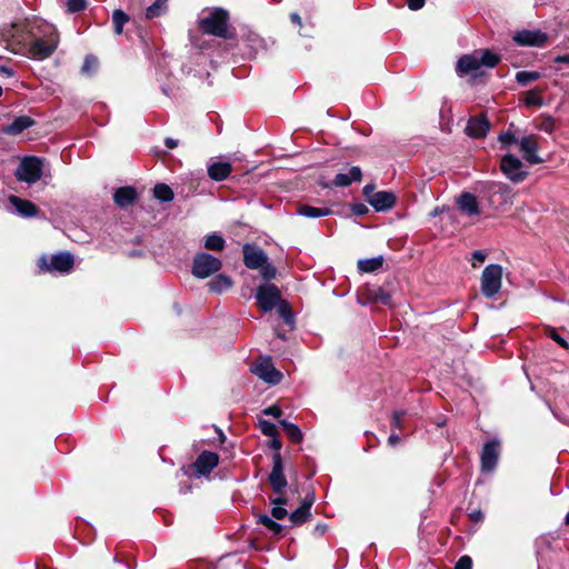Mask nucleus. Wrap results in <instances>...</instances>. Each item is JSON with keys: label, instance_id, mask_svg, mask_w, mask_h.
<instances>
[{"label": "nucleus", "instance_id": "nucleus-1", "mask_svg": "<svg viewBox=\"0 0 569 569\" xmlns=\"http://www.w3.org/2000/svg\"><path fill=\"white\" fill-rule=\"evenodd\" d=\"M0 42L16 54L41 61L57 50L59 34L51 23L33 17L3 26L0 29Z\"/></svg>", "mask_w": 569, "mask_h": 569}, {"label": "nucleus", "instance_id": "nucleus-2", "mask_svg": "<svg viewBox=\"0 0 569 569\" xmlns=\"http://www.w3.org/2000/svg\"><path fill=\"white\" fill-rule=\"evenodd\" d=\"M198 29L203 34L224 40L236 39V29L230 23V13L223 8H213L208 16L199 19Z\"/></svg>", "mask_w": 569, "mask_h": 569}, {"label": "nucleus", "instance_id": "nucleus-3", "mask_svg": "<svg viewBox=\"0 0 569 569\" xmlns=\"http://www.w3.org/2000/svg\"><path fill=\"white\" fill-rule=\"evenodd\" d=\"M242 250L243 262L247 268L259 269L264 280H271L276 277V268L268 262V257L263 250L248 243L243 246Z\"/></svg>", "mask_w": 569, "mask_h": 569}, {"label": "nucleus", "instance_id": "nucleus-4", "mask_svg": "<svg viewBox=\"0 0 569 569\" xmlns=\"http://www.w3.org/2000/svg\"><path fill=\"white\" fill-rule=\"evenodd\" d=\"M503 269L500 264L487 266L481 274V292L486 298H493L501 289Z\"/></svg>", "mask_w": 569, "mask_h": 569}, {"label": "nucleus", "instance_id": "nucleus-5", "mask_svg": "<svg viewBox=\"0 0 569 569\" xmlns=\"http://www.w3.org/2000/svg\"><path fill=\"white\" fill-rule=\"evenodd\" d=\"M230 163L237 169H233L232 173H234L233 178L237 177H244L247 174H253L254 178H264L267 176H279L283 172L280 171V169H269L268 163H260V164H251L248 161H242L238 157L230 158Z\"/></svg>", "mask_w": 569, "mask_h": 569}, {"label": "nucleus", "instance_id": "nucleus-6", "mask_svg": "<svg viewBox=\"0 0 569 569\" xmlns=\"http://www.w3.org/2000/svg\"><path fill=\"white\" fill-rule=\"evenodd\" d=\"M221 261L208 253H199L193 259L192 273L197 278H208L221 269Z\"/></svg>", "mask_w": 569, "mask_h": 569}, {"label": "nucleus", "instance_id": "nucleus-7", "mask_svg": "<svg viewBox=\"0 0 569 569\" xmlns=\"http://www.w3.org/2000/svg\"><path fill=\"white\" fill-rule=\"evenodd\" d=\"M44 158L26 156L14 172V178H41L44 174Z\"/></svg>", "mask_w": 569, "mask_h": 569}, {"label": "nucleus", "instance_id": "nucleus-8", "mask_svg": "<svg viewBox=\"0 0 569 569\" xmlns=\"http://www.w3.org/2000/svg\"><path fill=\"white\" fill-rule=\"evenodd\" d=\"M256 299L263 311H271L281 302V292L273 283H264L257 288Z\"/></svg>", "mask_w": 569, "mask_h": 569}, {"label": "nucleus", "instance_id": "nucleus-9", "mask_svg": "<svg viewBox=\"0 0 569 569\" xmlns=\"http://www.w3.org/2000/svg\"><path fill=\"white\" fill-rule=\"evenodd\" d=\"M38 266L44 271L69 272L73 267V257L69 252H59L49 259L40 258Z\"/></svg>", "mask_w": 569, "mask_h": 569}, {"label": "nucleus", "instance_id": "nucleus-10", "mask_svg": "<svg viewBox=\"0 0 569 569\" xmlns=\"http://www.w3.org/2000/svg\"><path fill=\"white\" fill-rule=\"evenodd\" d=\"M363 194L367 201L377 210L385 211L393 207L396 202V196L389 191H375L372 184H368L363 188Z\"/></svg>", "mask_w": 569, "mask_h": 569}, {"label": "nucleus", "instance_id": "nucleus-11", "mask_svg": "<svg viewBox=\"0 0 569 569\" xmlns=\"http://www.w3.org/2000/svg\"><path fill=\"white\" fill-rule=\"evenodd\" d=\"M251 371L268 383H278L282 375L278 371L269 357L259 358L252 366Z\"/></svg>", "mask_w": 569, "mask_h": 569}, {"label": "nucleus", "instance_id": "nucleus-12", "mask_svg": "<svg viewBox=\"0 0 569 569\" xmlns=\"http://www.w3.org/2000/svg\"><path fill=\"white\" fill-rule=\"evenodd\" d=\"M479 69H480V63H479V58H478L477 51H475L471 54L461 56L458 59L457 66H456V71H457L458 76H460V77L475 72L471 76L472 83H476L477 79L479 77L483 76V72H481V71L477 72Z\"/></svg>", "mask_w": 569, "mask_h": 569}, {"label": "nucleus", "instance_id": "nucleus-13", "mask_svg": "<svg viewBox=\"0 0 569 569\" xmlns=\"http://www.w3.org/2000/svg\"><path fill=\"white\" fill-rule=\"evenodd\" d=\"M490 127V121L486 114L473 116L469 118L465 132L472 139H481L487 136Z\"/></svg>", "mask_w": 569, "mask_h": 569}, {"label": "nucleus", "instance_id": "nucleus-14", "mask_svg": "<svg viewBox=\"0 0 569 569\" xmlns=\"http://www.w3.org/2000/svg\"><path fill=\"white\" fill-rule=\"evenodd\" d=\"M513 40L523 47H543L548 42V34L540 30L518 31Z\"/></svg>", "mask_w": 569, "mask_h": 569}, {"label": "nucleus", "instance_id": "nucleus-15", "mask_svg": "<svg viewBox=\"0 0 569 569\" xmlns=\"http://www.w3.org/2000/svg\"><path fill=\"white\" fill-rule=\"evenodd\" d=\"M241 42H242L246 54L252 59L256 58L260 51L267 50V44H266L264 39L261 38L257 32L251 31V30L247 31L241 37Z\"/></svg>", "mask_w": 569, "mask_h": 569}, {"label": "nucleus", "instance_id": "nucleus-16", "mask_svg": "<svg viewBox=\"0 0 569 569\" xmlns=\"http://www.w3.org/2000/svg\"><path fill=\"white\" fill-rule=\"evenodd\" d=\"M269 482L274 493H281V491L287 487L282 459L278 452L273 456V466L269 475Z\"/></svg>", "mask_w": 569, "mask_h": 569}, {"label": "nucleus", "instance_id": "nucleus-17", "mask_svg": "<svg viewBox=\"0 0 569 569\" xmlns=\"http://www.w3.org/2000/svg\"><path fill=\"white\" fill-rule=\"evenodd\" d=\"M521 168V160L511 153L505 154L500 161V170L508 178H525L527 172L522 171Z\"/></svg>", "mask_w": 569, "mask_h": 569}, {"label": "nucleus", "instance_id": "nucleus-18", "mask_svg": "<svg viewBox=\"0 0 569 569\" xmlns=\"http://www.w3.org/2000/svg\"><path fill=\"white\" fill-rule=\"evenodd\" d=\"M539 147L535 136H526L520 140V151L523 159L530 164L541 163L543 160L537 154Z\"/></svg>", "mask_w": 569, "mask_h": 569}, {"label": "nucleus", "instance_id": "nucleus-19", "mask_svg": "<svg viewBox=\"0 0 569 569\" xmlns=\"http://www.w3.org/2000/svg\"><path fill=\"white\" fill-rule=\"evenodd\" d=\"M499 458V442H487L481 452V468L483 471H492Z\"/></svg>", "mask_w": 569, "mask_h": 569}, {"label": "nucleus", "instance_id": "nucleus-20", "mask_svg": "<svg viewBox=\"0 0 569 569\" xmlns=\"http://www.w3.org/2000/svg\"><path fill=\"white\" fill-rule=\"evenodd\" d=\"M34 124L36 120L33 118L29 116H19L16 117L11 123L2 126L1 132L8 136H19Z\"/></svg>", "mask_w": 569, "mask_h": 569}, {"label": "nucleus", "instance_id": "nucleus-21", "mask_svg": "<svg viewBox=\"0 0 569 569\" xmlns=\"http://www.w3.org/2000/svg\"><path fill=\"white\" fill-rule=\"evenodd\" d=\"M459 210L467 216H477L480 213L477 197L470 192H462L456 198Z\"/></svg>", "mask_w": 569, "mask_h": 569}, {"label": "nucleus", "instance_id": "nucleus-22", "mask_svg": "<svg viewBox=\"0 0 569 569\" xmlns=\"http://www.w3.org/2000/svg\"><path fill=\"white\" fill-rule=\"evenodd\" d=\"M218 462L219 457L217 453L203 451L192 465V468L198 475H207L218 465Z\"/></svg>", "mask_w": 569, "mask_h": 569}, {"label": "nucleus", "instance_id": "nucleus-23", "mask_svg": "<svg viewBox=\"0 0 569 569\" xmlns=\"http://www.w3.org/2000/svg\"><path fill=\"white\" fill-rule=\"evenodd\" d=\"M234 164L230 163V159H218L208 166V178H228L233 171Z\"/></svg>", "mask_w": 569, "mask_h": 569}, {"label": "nucleus", "instance_id": "nucleus-24", "mask_svg": "<svg viewBox=\"0 0 569 569\" xmlns=\"http://www.w3.org/2000/svg\"><path fill=\"white\" fill-rule=\"evenodd\" d=\"M9 202L16 209V211L26 218L34 217L38 214L39 209L29 200L21 199L17 196H10Z\"/></svg>", "mask_w": 569, "mask_h": 569}, {"label": "nucleus", "instance_id": "nucleus-25", "mask_svg": "<svg viewBox=\"0 0 569 569\" xmlns=\"http://www.w3.org/2000/svg\"><path fill=\"white\" fill-rule=\"evenodd\" d=\"M137 197L138 193L133 187H121L118 188L113 193L114 202L121 208H126L132 204Z\"/></svg>", "mask_w": 569, "mask_h": 569}, {"label": "nucleus", "instance_id": "nucleus-26", "mask_svg": "<svg viewBox=\"0 0 569 569\" xmlns=\"http://www.w3.org/2000/svg\"><path fill=\"white\" fill-rule=\"evenodd\" d=\"M312 500H305L299 508L290 513L289 519L292 525L300 526L305 523L310 517V508Z\"/></svg>", "mask_w": 569, "mask_h": 569}, {"label": "nucleus", "instance_id": "nucleus-27", "mask_svg": "<svg viewBox=\"0 0 569 569\" xmlns=\"http://www.w3.org/2000/svg\"><path fill=\"white\" fill-rule=\"evenodd\" d=\"M477 52L480 67L485 66L488 68H495L501 61V57L490 49H482Z\"/></svg>", "mask_w": 569, "mask_h": 569}, {"label": "nucleus", "instance_id": "nucleus-28", "mask_svg": "<svg viewBox=\"0 0 569 569\" xmlns=\"http://www.w3.org/2000/svg\"><path fill=\"white\" fill-rule=\"evenodd\" d=\"M522 101L527 108L541 107L543 104L542 89L535 88L526 91Z\"/></svg>", "mask_w": 569, "mask_h": 569}, {"label": "nucleus", "instance_id": "nucleus-29", "mask_svg": "<svg viewBox=\"0 0 569 569\" xmlns=\"http://www.w3.org/2000/svg\"><path fill=\"white\" fill-rule=\"evenodd\" d=\"M130 21L129 14L121 9H114L112 12L113 33L120 36L123 33V27Z\"/></svg>", "mask_w": 569, "mask_h": 569}, {"label": "nucleus", "instance_id": "nucleus-30", "mask_svg": "<svg viewBox=\"0 0 569 569\" xmlns=\"http://www.w3.org/2000/svg\"><path fill=\"white\" fill-rule=\"evenodd\" d=\"M208 286L213 292H222L232 287V280L224 274H218L208 283Z\"/></svg>", "mask_w": 569, "mask_h": 569}, {"label": "nucleus", "instance_id": "nucleus-31", "mask_svg": "<svg viewBox=\"0 0 569 569\" xmlns=\"http://www.w3.org/2000/svg\"><path fill=\"white\" fill-rule=\"evenodd\" d=\"M167 2L168 0H154V2L146 9V18L151 20L164 14L168 8Z\"/></svg>", "mask_w": 569, "mask_h": 569}, {"label": "nucleus", "instance_id": "nucleus-32", "mask_svg": "<svg viewBox=\"0 0 569 569\" xmlns=\"http://www.w3.org/2000/svg\"><path fill=\"white\" fill-rule=\"evenodd\" d=\"M383 263L382 257H376L370 259H362L358 261V268L362 272H373L378 270Z\"/></svg>", "mask_w": 569, "mask_h": 569}, {"label": "nucleus", "instance_id": "nucleus-33", "mask_svg": "<svg viewBox=\"0 0 569 569\" xmlns=\"http://www.w3.org/2000/svg\"><path fill=\"white\" fill-rule=\"evenodd\" d=\"M99 67V59L94 54H87L84 57L83 64L81 67V72L87 76L93 74Z\"/></svg>", "mask_w": 569, "mask_h": 569}, {"label": "nucleus", "instance_id": "nucleus-34", "mask_svg": "<svg viewBox=\"0 0 569 569\" xmlns=\"http://www.w3.org/2000/svg\"><path fill=\"white\" fill-rule=\"evenodd\" d=\"M298 212L305 217L317 218L329 214V209L316 208L311 206H300Z\"/></svg>", "mask_w": 569, "mask_h": 569}, {"label": "nucleus", "instance_id": "nucleus-35", "mask_svg": "<svg viewBox=\"0 0 569 569\" xmlns=\"http://www.w3.org/2000/svg\"><path fill=\"white\" fill-rule=\"evenodd\" d=\"M281 426L283 427L288 438L292 441V442H300L301 439H302V433L300 431V429L293 425V423H290L288 421H284L282 420L281 422Z\"/></svg>", "mask_w": 569, "mask_h": 569}, {"label": "nucleus", "instance_id": "nucleus-36", "mask_svg": "<svg viewBox=\"0 0 569 569\" xmlns=\"http://www.w3.org/2000/svg\"><path fill=\"white\" fill-rule=\"evenodd\" d=\"M154 197L161 201H170L173 199V191L164 183H158L153 188Z\"/></svg>", "mask_w": 569, "mask_h": 569}, {"label": "nucleus", "instance_id": "nucleus-37", "mask_svg": "<svg viewBox=\"0 0 569 569\" xmlns=\"http://www.w3.org/2000/svg\"><path fill=\"white\" fill-rule=\"evenodd\" d=\"M541 78L538 71H519L516 73V80L520 86H527Z\"/></svg>", "mask_w": 569, "mask_h": 569}, {"label": "nucleus", "instance_id": "nucleus-38", "mask_svg": "<svg viewBox=\"0 0 569 569\" xmlns=\"http://www.w3.org/2000/svg\"><path fill=\"white\" fill-rule=\"evenodd\" d=\"M204 247L208 249V250H217V251H220L223 249L224 247V240L222 237L218 236V234H209L207 238H206V242H204Z\"/></svg>", "mask_w": 569, "mask_h": 569}, {"label": "nucleus", "instance_id": "nucleus-39", "mask_svg": "<svg viewBox=\"0 0 569 569\" xmlns=\"http://www.w3.org/2000/svg\"><path fill=\"white\" fill-rule=\"evenodd\" d=\"M259 522L263 525L267 529H269L272 533L278 535L282 531V526L276 521H273L269 516L261 515L259 517Z\"/></svg>", "mask_w": 569, "mask_h": 569}, {"label": "nucleus", "instance_id": "nucleus-40", "mask_svg": "<svg viewBox=\"0 0 569 569\" xmlns=\"http://www.w3.org/2000/svg\"><path fill=\"white\" fill-rule=\"evenodd\" d=\"M547 337L556 341L563 349L569 348V343L558 333V331L552 327H547L545 330Z\"/></svg>", "mask_w": 569, "mask_h": 569}, {"label": "nucleus", "instance_id": "nucleus-41", "mask_svg": "<svg viewBox=\"0 0 569 569\" xmlns=\"http://www.w3.org/2000/svg\"><path fill=\"white\" fill-rule=\"evenodd\" d=\"M87 0H68L67 1V10L70 13H77L87 8Z\"/></svg>", "mask_w": 569, "mask_h": 569}, {"label": "nucleus", "instance_id": "nucleus-42", "mask_svg": "<svg viewBox=\"0 0 569 569\" xmlns=\"http://www.w3.org/2000/svg\"><path fill=\"white\" fill-rule=\"evenodd\" d=\"M498 140L502 144V147H510L511 144L517 142V138L511 131H503L499 134Z\"/></svg>", "mask_w": 569, "mask_h": 569}, {"label": "nucleus", "instance_id": "nucleus-43", "mask_svg": "<svg viewBox=\"0 0 569 569\" xmlns=\"http://www.w3.org/2000/svg\"><path fill=\"white\" fill-rule=\"evenodd\" d=\"M260 429H261L262 433L266 436H269V437L278 436L277 427L272 422L261 421Z\"/></svg>", "mask_w": 569, "mask_h": 569}, {"label": "nucleus", "instance_id": "nucleus-44", "mask_svg": "<svg viewBox=\"0 0 569 569\" xmlns=\"http://www.w3.org/2000/svg\"><path fill=\"white\" fill-rule=\"evenodd\" d=\"M335 178H362V170L358 166H352L348 173L339 172Z\"/></svg>", "mask_w": 569, "mask_h": 569}, {"label": "nucleus", "instance_id": "nucleus-45", "mask_svg": "<svg viewBox=\"0 0 569 569\" xmlns=\"http://www.w3.org/2000/svg\"><path fill=\"white\" fill-rule=\"evenodd\" d=\"M191 42H192L193 48L200 52H203L211 48V41L203 40L201 38H193L191 40Z\"/></svg>", "mask_w": 569, "mask_h": 569}, {"label": "nucleus", "instance_id": "nucleus-46", "mask_svg": "<svg viewBox=\"0 0 569 569\" xmlns=\"http://www.w3.org/2000/svg\"><path fill=\"white\" fill-rule=\"evenodd\" d=\"M539 129L541 131H545V132H548V133H551L555 129V120L552 117L548 116V117H545L541 121V123L539 124Z\"/></svg>", "mask_w": 569, "mask_h": 569}, {"label": "nucleus", "instance_id": "nucleus-47", "mask_svg": "<svg viewBox=\"0 0 569 569\" xmlns=\"http://www.w3.org/2000/svg\"><path fill=\"white\" fill-rule=\"evenodd\" d=\"M276 495H277V497L270 499L271 505H280V506L289 505L290 499L283 490L281 491V493H276Z\"/></svg>", "mask_w": 569, "mask_h": 569}, {"label": "nucleus", "instance_id": "nucleus-48", "mask_svg": "<svg viewBox=\"0 0 569 569\" xmlns=\"http://www.w3.org/2000/svg\"><path fill=\"white\" fill-rule=\"evenodd\" d=\"M271 516L278 520L283 519L288 516V511L280 505H273L271 509Z\"/></svg>", "mask_w": 569, "mask_h": 569}, {"label": "nucleus", "instance_id": "nucleus-49", "mask_svg": "<svg viewBox=\"0 0 569 569\" xmlns=\"http://www.w3.org/2000/svg\"><path fill=\"white\" fill-rule=\"evenodd\" d=\"M472 560L468 556H462L456 563L455 569H471Z\"/></svg>", "mask_w": 569, "mask_h": 569}, {"label": "nucleus", "instance_id": "nucleus-50", "mask_svg": "<svg viewBox=\"0 0 569 569\" xmlns=\"http://www.w3.org/2000/svg\"><path fill=\"white\" fill-rule=\"evenodd\" d=\"M376 300L383 303V305H389L390 301H391V297L389 293L385 292L383 290L379 289L378 292L376 293Z\"/></svg>", "mask_w": 569, "mask_h": 569}, {"label": "nucleus", "instance_id": "nucleus-51", "mask_svg": "<svg viewBox=\"0 0 569 569\" xmlns=\"http://www.w3.org/2000/svg\"><path fill=\"white\" fill-rule=\"evenodd\" d=\"M263 413L267 416L279 418L282 415V410L278 406H270L264 409Z\"/></svg>", "mask_w": 569, "mask_h": 569}, {"label": "nucleus", "instance_id": "nucleus-52", "mask_svg": "<svg viewBox=\"0 0 569 569\" xmlns=\"http://www.w3.org/2000/svg\"><path fill=\"white\" fill-rule=\"evenodd\" d=\"M486 253L480 251V250H476L472 252V267L476 268L477 267V263L476 262H479V263H482L485 260H486Z\"/></svg>", "mask_w": 569, "mask_h": 569}, {"label": "nucleus", "instance_id": "nucleus-53", "mask_svg": "<svg viewBox=\"0 0 569 569\" xmlns=\"http://www.w3.org/2000/svg\"><path fill=\"white\" fill-rule=\"evenodd\" d=\"M405 416V412L402 411H396L392 416V425L398 428V429H401L402 428V418Z\"/></svg>", "mask_w": 569, "mask_h": 569}, {"label": "nucleus", "instance_id": "nucleus-54", "mask_svg": "<svg viewBox=\"0 0 569 569\" xmlns=\"http://www.w3.org/2000/svg\"><path fill=\"white\" fill-rule=\"evenodd\" d=\"M426 0H407V4L410 10L417 11L425 6Z\"/></svg>", "mask_w": 569, "mask_h": 569}, {"label": "nucleus", "instance_id": "nucleus-55", "mask_svg": "<svg viewBox=\"0 0 569 569\" xmlns=\"http://www.w3.org/2000/svg\"><path fill=\"white\" fill-rule=\"evenodd\" d=\"M279 312L280 315L283 317L284 321L287 323H291V316L290 313L288 312L287 310V305L284 302H281L280 306H279Z\"/></svg>", "mask_w": 569, "mask_h": 569}, {"label": "nucleus", "instance_id": "nucleus-56", "mask_svg": "<svg viewBox=\"0 0 569 569\" xmlns=\"http://www.w3.org/2000/svg\"><path fill=\"white\" fill-rule=\"evenodd\" d=\"M156 156L161 159L163 162L167 161V160H173L172 156L169 154L168 151L166 150H156L154 151Z\"/></svg>", "mask_w": 569, "mask_h": 569}, {"label": "nucleus", "instance_id": "nucleus-57", "mask_svg": "<svg viewBox=\"0 0 569 569\" xmlns=\"http://www.w3.org/2000/svg\"><path fill=\"white\" fill-rule=\"evenodd\" d=\"M353 212L358 216L365 214L368 211V208L363 203L355 204L352 208Z\"/></svg>", "mask_w": 569, "mask_h": 569}, {"label": "nucleus", "instance_id": "nucleus-58", "mask_svg": "<svg viewBox=\"0 0 569 569\" xmlns=\"http://www.w3.org/2000/svg\"><path fill=\"white\" fill-rule=\"evenodd\" d=\"M164 146L168 149H174L179 146V140L168 137L164 139Z\"/></svg>", "mask_w": 569, "mask_h": 569}, {"label": "nucleus", "instance_id": "nucleus-59", "mask_svg": "<svg viewBox=\"0 0 569 569\" xmlns=\"http://www.w3.org/2000/svg\"><path fill=\"white\" fill-rule=\"evenodd\" d=\"M0 74H4L10 78L14 76V71L7 66H0Z\"/></svg>", "mask_w": 569, "mask_h": 569}, {"label": "nucleus", "instance_id": "nucleus-60", "mask_svg": "<svg viewBox=\"0 0 569 569\" xmlns=\"http://www.w3.org/2000/svg\"><path fill=\"white\" fill-rule=\"evenodd\" d=\"M553 62L569 64V54H559L553 59Z\"/></svg>", "mask_w": 569, "mask_h": 569}, {"label": "nucleus", "instance_id": "nucleus-61", "mask_svg": "<svg viewBox=\"0 0 569 569\" xmlns=\"http://www.w3.org/2000/svg\"><path fill=\"white\" fill-rule=\"evenodd\" d=\"M271 438H272V439H271V441H270V447H271L272 449L277 450V451H278V450H280V448H281V442H280V440L277 438V436L271 437Z\"/></svg>", "mask_w": 569, "mask_h": 569}, {"label": "nucleus", "instance_id": "nucleus-62", "mask_svg": "<svg viewBox=\"0 0 569 569\" xmlns=\"http://www.w3.org/2000/svg\"><path fill=\"white\" fill-rule=\"evenodd\" d=\"M400 441V438L398 435H390L389 439H388V442L391 445V446H395L397 445L398 442Z\"/></svg>", "mask_w": 569, "mask_h": 569}, {"label": "nucleus", "instance_id": "nucleus-63", "mask_svg": "<svg viewBox=\"0 0 569 569\" xmlns=\"http://www.w3.org/2000/svg\"><path fill=\"white\" fill-rule=\"evenodd\" d=\"M352 180H335L337 187H347Z\"/></svg>", "mask_w": 569, "mask_h": 569}, {"label": "nucleus", "instance_id": "nucleus-64", "mask_svg": "<svg viewBox=\"0 0 569 569\" xmlns=\"http://www.w3.org/2000/svg\"><path fill=\"white\" fill-rule=\"evenodd\" d=\"M290 19L293 23L301 24V18L298 13H292L290 16Z\"/></svg>", "mask_w": 569, "mask_h": 569}]
</instances>
